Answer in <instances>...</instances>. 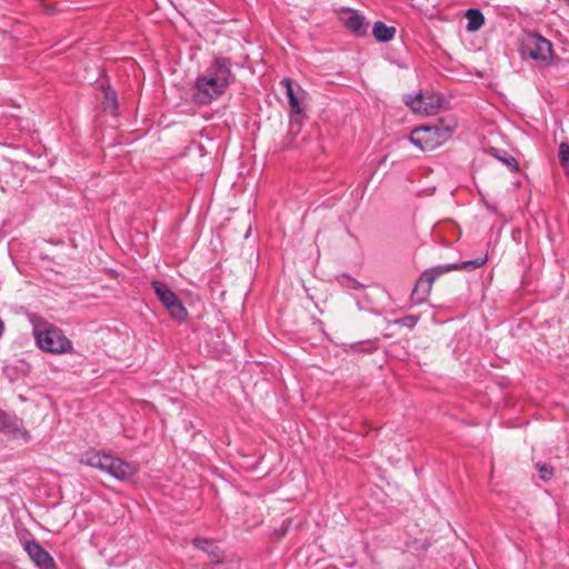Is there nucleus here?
<instances>
[{"label": "nucleus", "mask_w": 569, "mask_h": 569, "mask_svg": "<svg viewBox=\"0 0 569 569\" xmlns=\"http://www.w3.org/2000/svg\"><path fill=\"white\" fill-rule=\"evenodd\" d=\"M418 320H419V318L417 316L409 315V316L398 319L396 322L402 327L412 329L413 327H416Z\"/></svg>", "instance_id": "nucleus-21"}, {"label": "nucleus", "mask_w": 569, "mask_h": 569, "mask_svg": "<svg viewBox=\"0 0 569 569\" xmlns=\"http://www.w3.org/2000/svg\"><path fill=\"white\" fill-rule=\"evenodd\" d=\"M561 167L565 169L567 176H569V161L567 163H562Z\"/></svg>", "instance_id": "nucleus-24"}, {"label": "nucleus", "mask_w": 569, "mask_h": 569, "mask_svg": "<svg viewBox=\"0 0 569 569\" xmlns=\"http://www.w3.org/2000/svg\"><path fill=\"white\" fill-rule=\"evenodd\" d=\"M495 157L503 162L512 172H517L519 170V164L513 157L508 156L507 153H505V156H499L496 149Z\"/></svg>", "instance_id": "nucleus-19"}, {"label": "nucleus", "mask_w": 569, "mask_h": 569, "mask_svg": "<svg viewBox=\"0 0 569 569\" xmlns=\"http://www.w3.org/2000/svg\"><path fill=\"white\" fill-rule=\"evenodd\" d=\"M3 331H4V323L3 321L0 319V338L2 337L3 335Z\"/></svg>", "instance_id": "nucleus-25"}, {"label": "nucleus", "mask_w": 569, "mask_h": 569, "mask_svg": "<svg viewBox=\"0 0 569 569\" xmlns=\"http://www.w3.org/2000/svg\"><path fill=\"white\" fill-rule=\"evenodd\" d=\"M80 462L99 469L117 480H128L139 471L137 463L124 461L111 455L99 451H88L82 455Z\"/></svg>", "instance_id": "nucleus-4"}, {"label": "nucleus", "mask_w": 569, "mask_h": 569, "mask_svg": "<svg viewBox=\"0 0 569 569\" xmlns=\"http://www.w3.org/2000/svg\"><path fill=\"white\" fill-rule=\"evenodd\" d=\"M151 287L159 301L167 309L169 315L177 321H183L188 317V311L177 297V295L162 281L153 280Z\"/></svg>", "instance_id": "nucleus-5"}, {"label": "nucleus", "mask_w": 569, "mask_h": 569, "mask_svg": "<svg viewBox=\"0 0 569 569\" xmlns=\"http://www.w3.org/2000/svg\"><path fill=\"white\" fill-rule=\"evenodd\" d=\"M559 162L560 164L567 163L569 161V143L561 142L559 146Z\"/></svg>", "instance_id": "nucleus-22"}, {"label": "nucleus", "mask_w": 569, "mask_h": 569, "mask_svg": "<svg viewBox=\"0 0 569 569\" xmlns=\"http://www.w3.org/2000/svg\"><path fill=\"white\" fill-rule=\"evenodd\" d=\"M0 431L9 435L12 438H22L24 441H29L30 433L21 427V421L17 416H11L0 410Z\"/></svg>", "instance_id": "nucleus-11"}, {"label": "nucleus", "mask_w": 569, "mask_h": 569, "mask_svg": "<svg viewBox=\"0 0 569 569\" xmlns=\"http://www.w3.org/2000/svg\"><path fill=\"white\" fill-rule=\"evenodd\" d=\"M447 272H450V267L442 268L441 264L426 270L418 279L411 292L410 299L412 303L421 305L422 302H425L431 292V288L436 279Z\"/></svg>", "instance_id": "nucleus-8"}, {"label": "nucleus", "mask_w": 569, "mask_h": 569, "mask_svg": "<svg viewBox=\"0 0 569 569\" xmlns=\"http://www.w3.org/2000/svg\"><path fill=\"white\" fill-rule=\"evenodd\" d=\"M522 53L533 60L549 63L552 57V44L538 33H528L522 40Z\"/></svg>", "instance_id": "nucleus-7"}, {"label": "nucleus", "mask_w": 569, "mask_h": 569, "mask_svg": "<svg viewBox=\"0 0 569 569\" xmlns=\"http://www.w3.org/2000/svg\"><path fill=\"white\" fill-rule=\"evenodd\" d=\"M280 83L286 89V96L290 106V127L291 129L295 127L299 129L303 120V109L301 102L305 98V91L290 78L282 79Z\"/></svg>", "instance_id": "nucleus-6"}, {"label": "nucleus", "mask_w": 569, "mask_h": 569, "mask_svg": "<svg viewBox=\"0 0 569 569\" xmlns=\"http://www.w3.org/2000/svg\"><path fill=\"white\" fill-rule=\"evenodd\" d=\"M193 545H194V547L203 550L209 556H211L212 559H214L217 562L221 561L222 552H221L220 548L217 545H214L211 540L202 539V538H194Z\"/></svg>", "instance_id": "nucleus-15"}, {"label": "nucleus", "mask_w": 569, "mask_h": 569, "mask_svg": "<svg viewBox=\"0 0 569 569\" xmlns=\"http://www.w3.org/2000/svg\"><path fill=\"white\" fill-rule=\"evenodd\" d=\"M99 99L104 111L116 114L118 110V98L113 89L110 87L102 88L101 97Z\"/></svg>", "instance_id": "nucleus-14"}, {"label": "nucleus", "mask_w": 569, "mask_h": 569, "mask_svg": "<svg viewBox=\"0 0 569 569\" xmlns=\"http://www.w3.org/2000/svg\"><path fill=\"white\" fill-rule=\"evenodd\" d=\"M457 128V120L453 116H447L431 126H422L413 129L410 141L422 151H432L447 142Z\"/></svg>", "instance_id": "nucleus-3"}, {"label": "nucleus", "mask_w": 569, "mask_h": 569, "mask_svg": "<svg viewBox=\"0 0 569 569\" xmlns=\"http://www.w3.org/2000/svg\"><path fill=\"white\" fill-rule=\"evenodd\" d=\"M28 320L31 323L32 335L39 349L52 355H63L72 351L71 340L66 337L60 328L33 312L28 315Z\"/></svg>", "instance_id": "nucleus-2"}, {"label": "nucleus", "mask_w": 569, "mask_h": 569, "mask_svg": "<svg viewBox=\"0 0 569 569\" xmlns=\"http://www.w3.org/2000/svg\"><path fill=\"white\" fill-rule=\"evenodd\" d=\"M349 17L346 20V27L357 37H363L368 31V23L363 16L357 11L349 9Z\"/></svg>", "instance_id": "nucleus-12"}, {"label": "nucleus", "mask_w": 569, "mask_h": 569, "mask_svg": "<svg viewBox=\"0 0 569 569\" xmlns=\"http://www.w3.org/2000/svg\"><path fill=\"white\" fill-rule=\"evenodd\" d=\"M443 97L439 94L417 93L407 96L406 104L415 112L423 116H433L443 104Z\"/></svg>", "instance_id": "nucleus-9"}, {"label": "nucleus", "mask_w": 569, "mask_h": 569, "mask_svg": "<svg viewBox=\"0 0 569 569\" xmlns=\"http://www.w3.org/2000/svg\"><path fill=\"white\" fill-rule=\"evenodd\" d=\"M468 20L466 29L470 32L479 30L485 23V17L479 9L471 8L466 12Z\"/></svg>", "instance_id": "nucleus-17"}, {"label": "nucleus", "mask_w": 569, "mask_h": 569, "mask_svg": "<svg viewBox=\"0 0 569 569\" xmlns=\"http://www.w3.org/2000/svg\"><path fill=\"white\" fill-rule=\"evenodd\" d=\"M231 67L229 58L216 57L203 74L197 78L193 87V100L200 104H208L222 96L234 81Z\"/></svg>", "instance_id": "nucleus-1"}, {"label": "nucleus", "mask_w": 569, "mask_h": 569, "mask_svg": "<svg viewBox=\"0 0 569 569\" xmlns=\"http://www.w3.org/2000/svg\"><path fill=\"white\" fill-rule=\"evenodd\" d=\"M537 470L540 472V479L543 481H548L553 476V468L548 466L547 463L538 462L536 463Z\"/></svg>", "instance_id": "nucleus-20"}, {"label": "nucleus", "mask_w": 569, "mask_h": 569, "mask_svg": "<svg viewBox=\"0 0 569 569\" xmlns=\"http://www.w3.org/2000/svg\"><path fill=\"white\" fill-rule=\"evenodd\" d=\"M24 550L39 569H56L53 558L36 540L28 541Z\"/></svg>", "instance_id": "nucleus-10"}, {"label": "nucleus", "mask_w": 569, "mask_h": 569, "mask_svg": "<svg viewBox=\"0 0 569 569\" xmlns=\"http://www.w3.org/2000/svg\"><path fill=\"white\" fill-rule=\"evenodd\" d=\"M567 1H568V3H569V0H567Z\"/></svg>", "instance_id": "nucleus-26"}, {"label": "nucleus", "mask_w": 569, "mask_h": 569, "mask_svg": "<svg viewBox=\"0 0 569 569\" xmlns=\"http://www.w3.org/2000/svg\"><path fill=\"white\" fill-rule=\"evenodd\" d=\"M350 350L355 352L372 353L377 350V346L373 341L356 342L350 346Z\"/></svg>", "instance_id": "nucleus-18"}, {"label": "nucleus", "mask_w": 569, "mask_h": 569, "mask_svg": "<svg viewBox=\"0 0 569 569\" xmlns=\"http://www.w3.org/2000/svg\"><path fill=\"white\" fill-rule=\"evenodd\" d=\"M342 282L345 286H347L348 288H351V289L361 288V284L356 279H352L350 277H343Z\"/></svg>", "instance_id": "nucleus-23"}, {"label": "nucleus", "mask_w": 569, "mask_h": 569, "mask_svg": "<svg viewBox=\"0 0 569 569\" xmlns=\"http://www.w3.org/2000/svg\"><path fill=\"white\" fill-rule=\"evenodd\" d=\"M372 34L380 42H389L396 36V28L387 26L382 21H376L373 24Z\"/></svg>", "instance_id": "nucleus-13"}, {"label": "nucleus", "mask_w": 569, "mask_h": 569, "mask_svg": "<svg viewBox=\"0 0 569 569\" xmlns=\"http://www.w3.org/2000/svg\"><path fill=\"white\" fill-rule=\"evenodd\" d=\"M487 256H483V257H478L476 259H472V260H466V261H462L460 263H448V264H441L442 268H449L450 267V271H453V270H476L480 267H482L486 262H487Z\"/></svg>", "instance_id": "nucleus-16"}]
</instances>
